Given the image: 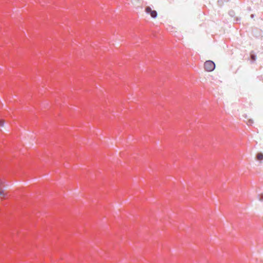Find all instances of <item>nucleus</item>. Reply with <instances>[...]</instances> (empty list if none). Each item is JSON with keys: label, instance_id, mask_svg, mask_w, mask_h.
Returning a JSON list of instances; mask_svg holds the SVG:
<instances>
[{"label": "nucleus", "instance_id": "obj_8", "mask_svg": "<svg viewBox=\"0 0 263 263\" xmlns=\"http://www.w3.org/2000/svg\"><path fill=\"white\" fill-rule=\"evenodd\" d=\"M2 182H0V185H1L2 184Z\"/></svg>", "mask_w": 263, "mask_h": 263}, {"label": "nucleus", "instance_id": "obj_1", "mask_svg": "<svg viewBox=\"0 0 263 263\" xmlns=\"http://www.w3.org/2000/svg\"><path fill=\"white\" fill-rule=\"evenodd\" d=\"M204 68L207 71H212L215 68V63L212 61H207L204 64Z\"/></svg>", "mask_w": 263, "mask_h": 263}, {"label": "nucleus", "instance_id": "obj_9", "mask_svg": "<svg viewBox=\"0 0 263 263\" xmlns=\"http://www.w3.org/2000/svg\"><path fill=\"white\" fill-rule=\"evenodd\" d=\"M251 16H252V17H254V15L252 14V15H251Z\"/></svg>", "mask_w": 263, "mask_h": 263}, {"label": "nucleus", "instance_id": "obj_2", "mask_svg": "<svg viewBox=\"0 0 263 263\" xmlns=\"http://www.w3.org/2000/svg\"><path fill=\"white\" fill-rule=\"evenodd\" d=\"M7 194L1 188H0V199H5L7 198Z\"/></svg>", "mask_w": 263, "mask_h": 263}, {"label": "nucleus", "instance_id": "obj_6", "mask_svg": "<svg viewBox=\"0 0 263 263\" xmlns=\"http://www.w3.org/2000/svg\"><path fill=\"white\" fill-rule=\"evenodd\" d=\"M4 125V121L2 119H0V126H3Z\"/></svg>", "mask_w": 263, "mask_h": 263}, {"label": "nucleus", "instance_id": "obj_3", "mask_svg": "<svg viewBox=\"0 0 263 263\" xmlns=\"http://www.w3.org/2000/svg\"><path fill=\"white\" fill-rule=\"evenodd\" d=\"M256 158L258 160H262L263 159V154L262 153H258Z\"/></svg>", "mask_w": 263, "mask_h": 263}, {"label": "nucleus", "instance_id": "obj_7", "mask_svg": "<svg viewBox=\"0 0 263 263\" xmlns=\"http://www.w3.org/2000/svg\"><path fill=\"white\" fill-rule=\"evenodd\" d=\"M251 59L253 60V61H255V59H256V56L254 54H252L251 55Z\"/></svg>", "mask_w": 263, "mask_h": 263}, {"label": "nucleus", "instance_id": "obj_4", "mask_svg": "<svg viewBox=\"0 0 263 263\" xmlns=\"http://www.w3.org/2000/svg\"><path fill=\"white\" fill-rule=\"evenodd\" d=\"M150 14L153 18H156L157 16V13L155 10L152 11Z\"/></svg>", "mask_w": 263, "mask_h": 263}, {"label": "nucleus", "instance_id": "obj_5", "mask_svg": "<svg viewBox=\"0 0 263 263\" xmlns=\"http://www.w3.org/2000/svg\"><path fill=\"white\" fill-rule=\"evenodd\" d=\"M154 10H152L151 8L149 7H147L146 8H145V12L147 13H148V14H151L152 13V11H153Z\"/></svg>", "mask_w": 263, "mask_h": 263}]
</instances>
